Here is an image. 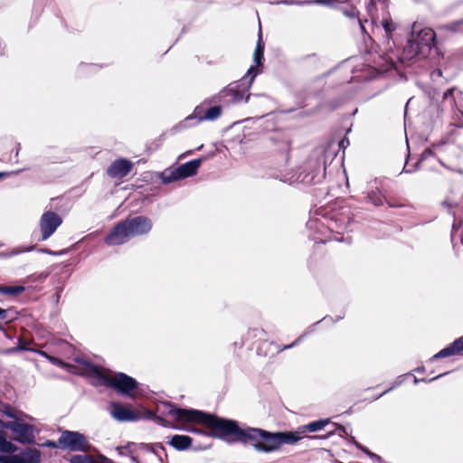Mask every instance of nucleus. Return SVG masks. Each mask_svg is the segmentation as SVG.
Returning a JSON list of instances; mask_svg holds the SVG:
<instances>
[{"mask_svg":"<svg viewBox=\"0 0 463 463\" xmlns=\"http://www.w3.org/2000/svg\"><path fill=\"white\" fill-rule=\"evenodd\" d=\"M5 428L12 430L15 436V439L22 443H29L33 438V429L31 425L22 423L17 420L8 421Z\"/></svg>","mask_w":463,"mask_h":463,"instance_id":"nucleus-10","label":"nucleus"},{"mask_svg":"<svg viewBox=\"0 0 463 463\" xmlns=\"http://www.w3.org/2000/svg\"><path fill=\"white\" fill-rule=\"evenodd\" d=\"M463 351V335L458 339H456L453 343H451L447 347L440 350L437 353L431 360L445 358L451 355H455Z\"/></svg>","mask_w":463,"mask_h":463,"instance_id":"nucleus-15","label":"nucleus"},{"mask_svg":"<svg viewBox=\"0 0 463 463\" xmlns=\"http://www.w3.org/2000/svg\"><path fill=\"white\" fill-rule=\"evenodd\" d=\"M249 99H250V94H248V95L246 96L245 101H248V100H249Z\"/></svg>","mask_w":463,"mask_h":463,"instance_id":"nucleus-49","label":"nucleus"},{"mask_svg":"<svg viewBox=\"0 0 463 463\" xmlns=\"http://www.w3.org/2000/svg\"><path fill=\"white\" fill-rule=\"evenodd\" d=\"M334 433H335V430H332V431L328 432V434L326 436H313L311 438L312 439H326V438L334 435Z\"/></svg>","mask_w":463,"mask_h":463,"instance_id":"nucleus-35","label":"nucleus"},{"mask_svg":"<svg viewBox=\"0 0 463 463\" xmlns=\"http://www.w3.org/2000/svg\"><path fill=\"white\" fill-rule=\"evenodd\" d=\"M2 425H4V422H3V420H0V427H1Z\"/></svg>","mask_w":463,"mask_h":463,"instance_id":"nucleus-51","label":"nucleus"},{"mask_svg":"<svg viewBox=\"0 0 463 463\" xmlns=\"http://www.w3.org/2000/svg\"><path fill=\"white\" fill-rule=\"evenodd\" d=\"M279 149L282 153H285L288 155L289 152V149H290V144H289L288 140H287V139L282 140L281 144L279 145Z\"/></svg>","mask_w":463,"mask_h":463,"instance_id":"nucleus-28","label":"nucleus"},{"mask_svg":"<svg viewBox=\"0 0 463 463\" xmlns=\"http://www.w3.org/2000/svg\"><path fill=\"white\" fill-rule=\"evenodd\" d=\"M7 311L5 309H3L0 307V318L5 319L6 318Z\"/></svg>","mask_w":463,"mask_h":463,"instance_id":"nucleus-37","label":"nucleus"},{"mask_svg":"<svg viewBox=\"0 0 463 463\" xmlns=\"http://www.w3.org/2000/svg\"><path fill=\"white\" fill-rule=\"evenodd\" d=\"M444 374H445V373H442V374L437 375L436 377H434V378L430 379L429 382L434 381V380H436V379H438V378H439V377L443 376Z\"/></svg>","mask_w":463,"mask_h":463,"instance_id":"nucleus-43","label":"nucleus"},{"mask_svg":"<svg viewBox=\"0 0 463 463\" xmlns=\"http://www.w3.org/2000/svg\"><path fill=\"white\" fill-rule=\"evenodd\" d=\"M359 24H360V26H361L362 30L364 31V25H363V23H362L360 20H359Z\"/></svg>","mask_w":463,"mask_h":463,"instance_id":"nucleus-45","label":"nucleus"},{"mask_svg":"<svg viewBox=\"0 0 463 463\" xmlns=\"http://www.w3.org/2000/svg\"><path fill=\"white\" fill-rule=\"evenodd\" d=\"M156 412L164 416H172L179 423L180 429L186 431L201 433V430L191 428L189 425L191 422H196L204 424L211 429L213 437L225 440L229 437H232V441L240 439L241 427L237 421L232 420L218 418L197 410L178 409L168 402L158 403Z\"/></svg>","mask_w":463,"mask_h":463,"instance_id":"nucleus-1","label":"nucleus"},{"mask_svg":"<svg viewBox=\"0 0 463 463\" xmlns=\"http://www.w3.org/2000/svg\"><path fill=\"white\" fill-rule=\"evenodd\" d=\"M458 115L463 116V112H462V110H461V109H458Z\"/></svg>","mask_w":463,"mask_h":463,"instance_id":"nucleus-46","label":"nucleus"},{"mask_svg":"<svg viewBox=\"0 0 463 463\" xmlns=\"http://www.w3.org/2000/svg\"><path fill=\"white\" fill-rule=\"evenodd\" d=\"M153 227L151 219L146 216L128 218L118 223L105 238L109 246L121 245L136 236L147 234Z\"/></svg>","mask_w":463,"mask_h":463,"instance_id":"nucleus-4","label":"nucleus"},{"mask_svg":"<svg viewBox=\"0 0 463 463\" xmlns=\"http://www.w3.org/2000/svg\"><path fill=\"white\" fill-rule=\"evenodd\" d=\"M202 162V158H197L179 165L175 168V172L178 175V177L184 179L190 176H194L196 175Z\"/></svg>","mask_w":463,"mask_h":463,"instance_id":"nucleus-14","label":"nucleus"},{"mask_svg":"<svg viewBox=\"0 0 463 463\" xmlns=\"http://www.w3.org/2000/svg\"><path fill=\"white\" fill-rule=\"evenodd\" d=\"M99 463H114L110 458L103 456V455H99Z\"/></svg>","mask_w":463,"mask_h":463,"instance_id":"nucleus-32","label":"nucleus"},{"mask_svg":"<svg viewBox=\"0 0 463 463\" xmlns=\"http://www.w3.org/2000/svg\"><path fill=\"white\" fill-rule=\"evenodd\" d=\"M417 33V24H413L411 30V36L408 40L407 45L404 48V53L408 58H412L419 54L422 48L419 45L418 39L414 38V34Z\"/></svg>","mask_w":463,"mask_h":463,"instance_id":"nucleus-18","label":"nucleus"},{"mask_svg":"<svg viewBox=\"0 0 463 463\" xmlns=\"http://www.w3.org/2000/svg\"><path fill=\"white\" fill-rule=\"evenodd\" d=\"M110 413L114 419L118 421H136L143 418L156 420L158 424L165 425V421L161 416H156L154 412L146 411L145 413L131 410L128 406L119 403L111 404Z\"/></svg>","mask_w":463,"mask_h":463,"instance_id":"nucleus-5","label":"nucleus"},{"mask_svg":"<svg viewBox=\"0 0 463 463\" xmlns=\"http://www.w3.org/2000/svg\"><path fill=\"white\" fill-rule=\"evenodd\" d=\"M35 248L36 247L34 245H32L29 247L14 248L12 250L7 251V252H0V258H2V259L11 258V257L18 255V254L32 251V250H35Z\"/></svg>","mask_w":463,"mask_h":463,"instance_id":"nucleus-24","label":"nucleus"},{"mask_svg":"<svg viewBox=\"0 0 463 463\" xmlns=\"http://www.w3.org/2000/svg\"><path fill=\"white\" fill-rule=\"evenodd\" d=\"M7 416L14 418V416L12 413H6Z\"/></svg>","mask_w":463,"mask_h":463,"instance_id":"nucleus-48","label":"nucleus"},{"mask_svg":"<svg viewBox=\"0 0 463 463\" xmlns=\"http://www.w3.org/2000/svg\"><path fill=\"white\" fill-rule=\"evenodd\" d=\"M431 151L430 149H426L423 153V156H426L427 155H430Z\"/></svg>","mask_w":463,"mask_h":463,"instance_id":"nucleus-42","label":"nucleus"},{"mask_svg":"<svg viewBox=\"0 0 463 463\" xmlns=\"http://www.w3.org/2000/svg\"><path fill=\"white\" fill-rule=\"evenodd\" d=\"M210 103L204 100L202 104L195 107L194 112L185 118L184 123L192 126L203 121H214L222 115V109L221 106H213L207 109H204L205 104Z\"/></svg>","mask_w":463,"mask_h":463,"instance_id":"nucleus-8","label":"nucleus"},{"mask_svg":"<svg viewBox=\"0 0 463 463\" xmlns=\"http://www.w3.org/2000/svg\"><path fill=\"white\" fill-rule=\"evenodd\" d=\"M329 423V419H322L301 426L296 431L284 432H269L250 427L241 428L239 442L250 443L258 452L270 453L279 449L283 445L297 443L307 431H319Z\"/></svg>","mask_w":463,"mask_h":463,"instance_id":"nucleus-2","label":"nucleus"},{"mask_svg":"<svg viewBox=\"0 0 463 463\" xmlns=\"http://www.w3.org/2000/svg\"><path fill=\"white\" fill-rule=\"evenodd\" d=\"M382 10V17H379L378 14H374V12L376 11V7L372 4L368 7V14L370 15L371 24L373 26V30H377L380 29V27H382L385 33L384 38L387 42V45L389 48H392L390 43L391 41L392 40V33L397 29V24L392 21L384 5H383Z\"/></svg>","mask_w":463,"mask_h":463,"instance_id":"nucleus-6","label":"nucleus"},{"mask_svg":"<svg viewBox=\"0 0 463 463\" xmlns=\"http://www.w3.org/2000/svg\"><path fill=\"white\" fill-rule=\"evenodd\" d=\"M59 446L61 449L81 452H88L91 448L85 435L72 430L61 431Z\"/></svg>","mask_w":463,"mask_h":463,"instance_id":"nucleus-7","label":"nucleus"},{"mask_svg":"<svg viewBox=\"0 0 463 463\" xmlns=\"http://www.w3.org/2000/svg\"><path fill=\"white\" fill-rule=\"evenodd\" d=\"M19 173V171L17 172H12V173H8V172H0V177H3V176H9L10 175L12 174H17Z\"/></svg>","mask_w":463,"mask_h":463,"instance_id":"nucleus-39","label":"nucleus"},{"mask_svg":"<svg viewBox=\"0 0 463 463\" xmlns=\"http://www.w3.org/2000/svg\"><path fill=\"white\" fill-rule=\"evenodd\" d=\"M15 450L16 446L6 440V439L2 434H0V452L12 453Z\"/></svg>","mask_w":463,"mask_h":463,"instance_id":"nucleus-27","label":"nucleus"},{"mask_svg":"<svg viewBox=\"0 0 463 463\" xmlns=\"http://www.w3.org/2000/svg\"><path fill=\"white\" fill-rule=\"evenodd\" d=\"M47 357L53 364L65 368L69 373L92 378L97 381V383L111 387L120 393L130 396L137 388V381L134 378L122 373H114L101 368L85 359L77 358L75 364H69L58 358Z\"/></svg>","mask_w":463,"mask_h":463,"instance_id":"nucleus-3","label":"nucleus"},{"mask_svg":"<svg viewBox=\"0 0 463 463\" xmlns=\"http://www.w3.org/2000/svg\"><path fill=\"white\" fill-rule=\"evenodd\" d=\"M38 251L43 252V253H46V254H49V255H61V254H62V251L55 252V251H52V250H48V249H39Z\"/></svg>","mask_w":463,"mask_h":463,"instance_id":"nucleus-31","label":"nucleus"},{"mask_svg":"<svg viewBox=\"0 0 463 463\" xmlns=\"http://www.w3.org/2000/svg\"><path fill=\"white\" fill-rule=\"evenodd\" d=\"M70 461L71 463H99V458H95L93 456L87 454L73 455Z\"/></svg>","mask_w":463,"mask_h":463,"instance_id":"nucleus-25","label":"nucleus"},{"mask_svg":"<svg viewBox=\"0 0 463 463\" xmlns=\"http://www.w3.org/2000/svg\"><path fill=\"white\" fill-rule=\"evenodd\" d=\"M39 455L36 453H23L10 457H0V463H38Z\"/></svg>","mask_w":463,"mask_h":463,"instance_id":"nucleus-17","label":"nucleus"},{"mask_svg":"<svg viewBox=\"0 0 463 463\" xmlns=\"http://www.w3.org/2000/svg\"><path fill=\"white\" fill-rule=\"evenodd\" d=\"M392 389V387H391L390 389L386 390L385 392H383V393H381L379 396L375 397V399H378L382 396H383L385 393H387L388 392H390L391 390Z\"/></svg>","mask_w":463,"mask_h":463,"instance_id":"nucleus-41","label":"nucleus"},{"mask_svg":"<svg viewBox=\"0 0 463 463\" xmlns=\"http://www.w3.org/2000/svg\"><path fill=\"white\" fill-rule=\"evenodd\" d=\"M301 337H302V336H299V337H298V339H297L293 344L288 345H285V346L283 347V350H285V349H288V348H291V347L295 346V345H296L300 341Z\"/></svg>","mask_w":463,"mask_h":463,"instance_id":"nucleus-36","label":"nucleus"},{"mask_svg":"<svg viewBox=\"0 0 463 463\" xmlns=\"http://www.w3.org/2000/svg\"><path fill=\"white\" fill-rule=\"evenodd\" d=\"M336 429L338 430V434L340 436L347 435L346 429L343 426H337Z\"/></svg>","mask_w":463,"mask_h":463,"instance_id":"nucleus-34","label":"nucleus"},{"mask_svg":"<svg viewBox=\"0 0 463 463\" xmlns=\"http://www.w3.org/2000/svg\"><path fill=\"white\" fill-rule=\"evenodd\" d=\"M223 96H230L232 102H241L244 99V93L235 88H227L222 91Z\"/></svg>","mask_w":463,"mask_h":463,"instance_id":"nucleus-22","label":"nucleus"},{"mask_svg":"<svg viewBox=\"0 0 463 463\" xmlns=\"http://www.w3.org/2000/svg\"><path fill=\"white\" fill-rule=\"evenodd\" d=\"M458 203L455 200H453V199H451V198H449V197H448L446 200H444V201L442 202V205H443L444 207H448V208H449V209L454 208V207H457V206H458Z\"/></svg>","mask_w":463,"mask_h":463,"instance_id":"nucleus-29","label":"nucleus"},{"mask_svg":"<svg viewBox=\"0 0 463 463\" xmlns=\"http://www.w3.org/2000/svg\"><path fill=\"white\" fill-rule=\"evenodd\" d=\"M60 438L57 441L48 440L45 442V446L52 449H60Z\"/></svg>","mask_w":463,"mask_h":463,"instance_id":"nucleus-30","label":"nucleus"},{"mask_svg":"<svg viewBox=\"0 0 463 463\" xmlns=\"http://www.w3.org/2000/svg\"><path fill=\"white\" fill-rule=\"evenodd\" d=\"M417 371H418V372H423V371H424V368H423V367H422V368H418V369H417Z\"/></svg>","mask_w":463,"mask_h":463,"instance_id":"nucleus-47","label":"nucleus"},{"mask_svg":"<svg viewBox=\"0 0 463 463\" xmlns=\"http://www.w3.org/2000/svg\"><path fill=\"white\" fill-rule=\"evenodd\" d=\"M193 439L186 435H174L170 440V445L177 450H184L190 448Z\"/></svg>","mask_w":463,"mask_h":463,"instance_id":"nucleus-19","label":"nucleus"},{"mask_svg":"<svg viewBox=\"0 0 463 463\" xmlns=\"http://www.w3.org/2000/svg\"><path fill=\"white\" fill-rule=\"evenodd\" d=\"M368 454L373 458V461L377 460L379 461L380 460V457L375 455V454H373V453H370L368 452Z\"/></svg>","mask_w":463,"mask_h":463,"instance_id":"nucleus-40","label":"nucleus"},{"mask_svg":"<svg viewBox=\"0 0 463 463\" xmlns=\"http://www.w3.org/2000/svg\"><path fill=\"white\" fill-rule=\"evenodd\" d=\"M414 38L418 39L419 45L421 48L430 47L435 40V33L430 28H420V26L417 24V33L414 34Z\"/></svg>","mask_w":463,"mask_h":463,"instance_id":"nucleus-16","label":"nucleus"},{"mask_svg":"<svg viewBox=\"0 0 463 463\" xmlns=\"http://www.w3.org/2000/svg\"><path fill=\"white\" fill-rule=\"evenodd\" d=\"M24 291L23 286H0V293L5 295L16 296Z\"/></svg>","mask_w":463,"mask_h":463,"instance_id":"nucleus-26","label":"nucleus"},{"mask_svg":"<svg viewBox=\"0 0 463 463\" xmlns=\"http://www.w3.org/2000/svg\"><path fill=\"white\" fill-rule=\"evenodd\" d=\"M451 29H452V30H455V24H452V25H451Z\"/></svg>","mask_w":463,"mask_h":463,"instance_id":"nucleus-50","label":"nucleus"},{"mask_svg":"<svg viewBox=\"0 0 463 463\" xmlns=\"http://www.w3.org/2000/svg\"><path fill=\"white\" fill-rule=\"evenodd\" d=\"M263 52H264V45H263V43L261 42V34H260L259 41L257 43V45H256V48H255V51H254V54H253V59H254V61H255L256 65L255 66H250V69L247 71V76L250 78V82H249V86H250L252 84L255 77L259 73L258 67L262 62Z\"/></svg>","mask_w":463,"mask_h":463,"instance_id":"nucleus-13","label":"nucleus"},{"mask_svg":"<svg viewBox=\"0 0 463 463\" xmlns=\"http://www.w3.org/2000/svg\"><path fill=\"white\" fill-rule=\"evenodd\" d=\"M348 144H349V141H348V140H346V139H342V140L340 141V143H339V146H340V147L345 148V145H348Z\"/></svg>","mask_w":463,"mask_h":463,"instance_id":"nucleus-38","label":"nucleus"},{"mask_svg":"<svg viewBox=\"0 0 463 463\" xmlns=\"http://www.w3.org/2000/svg\"><path fill=\"white\" fill-rule=\"evenodd\" d=\"M354 1V0H317V3L338 8L347 17H355L358 12L353 5Z\"/></svg>","mask_w":463,"mask_h":463,"instance_id":"nucleus-12","label":"nucleus"},{"mask_svg":"<svg viewBox=\"0 0 463 463\" xmlns=\"http://www.w3.org/2000/svg\"><path fill=\"white\" fill-rule=\"evenodd\" d=\"M306 2H292L291 4H297V5H302V4H305Z\"/></svg>","mask_w":463,"mask_h":463,"instance_id":"nucleus-44","label":"nucleus"},{"mask_svg":"<svg viewBox=\"0 0 463 463\" xmlns=\"http://www.w3.org/2000/svg\"><path fill=\"white\" fill-rule=\"evenodd\" d=\"M367 199L375 206H381L386 201L385 196L382 194L378 187L373 188L368 192Z\"/></svg>","mask_w":463,"mask_h":463,"instance_id":"nucleus-20","label":"nucleus"},{"mask_svg":"<svg viewBox=\"0 0 463 463\" xmlns=\"http://www.w3.org/2000/svg\"><path fill=\"white\" fill-rule=\"evenodd\" d=\"M61 218L54 212H45L40 219V229L42 232V240L49 239L61 224Z\"/></svg>","mask_w":463,"mask_h":463,"instance_id":"nucleus-9","label":"nucleus"},{"mask_svg":"<svg viewBox=\"0 0 463 463\" xmlns=\"http://www.w3.org/2000/svg\"><path fill=\"white\" fill-rule=\"evenodd\" d=\"M160 179L163 184H170L178 180H181L180 177H178V175L175 172V168L174 169H165L160 174Z\"/></svg>","mask_w":463,"mask_h":463,"instance_id":"nucleus-21","label":"nucleus"},{"mask_svg":"<svg viewBox=\"0 0 463 463\" xmlns=\"http://www.w3.org/2000/svg\"><path fill=\"white\" fill-rule=\"evenodd\" d=\"M463 93L460 90H458L456 88H450L444 92L443 99H451L452 102L455 103L456 107H461L460 103H458V99H462Z\"/></svg>","mask_w":463,"mask_h":463,"instance_id":"nucleus-23","label":"nucleus"},{"mask_svg":"<svg viewBox=\"0 0 463 463\" xmlns=\"http://www.w3.org/2000/svg\"><path fill=\"white\" fill-rule=\"evenodd\" d=\"M133 164L125 158L115 160L108 168L107 174L112 178H123L129 174Z\"/></svg>","mask_w":463,"mask_h":463,"instance_id":"nucleus-11","label":"nucleus"},{"mask_svg":"<svg viewBox=\"0 0 463 463\" xmlns=\"http://www.w3.org/2000/svg\"><path fill=\"white\" fill-rule=\"evenodd\" d=\"M441 76H442V71H441V70H439V69L435 70V71H432V73H431V78H432L433 80H436L437 78L441 77Z\"/></svg>","mask_w":463,"mask_h":463,"instance_id":"nucleus-33","label":"nucleus"},{"mask_svg":"<svg viewBox=\"0 0 463 463\" xmlns=\"http://www.w3.org/2000/svg\"><path fill=\"white\" fill-rule=\"evenodd\" d=\"M418 382H419V380L417 378H415L414 383H417Z\"/></svg>","mask_w":463,"mask_h":463,"instance_id":"nucleus-52","label":"nucleus"}]
</instances>
